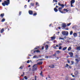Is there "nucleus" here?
<instances>
[{
  "label": "nucleus",
  "instance_id": "1",
  "mask_svg": "<svg viewBox=\"0 0 80 80\" xmlns=\"http://www.w3.org/2000/svg\"><path fill=\"white\" fill-rule=\"evenodd\" d=\"M58 4L59 6H61V7L59 8L58 9V10L61 13H63V12L62 11V8L64 7V5L63 4H61L60 2H58Z\"/></svg>",
  "mask_w": 80,
  "mask_h": 80
},
{
  "label": "nucleus",
  "instance_id": "2",
  "mask_svg": "<svg viewBox=\"0 0 80 80\" xmlns=\"http://www.w3.org/2000/svg\"><path fill=\"white\" fill-rule=\"evenodd\" d=\"M9 4H10V0H6V1H4V2L2 3V5L4 7L5 6V5L7 6H8Z\"/></svg>",
  "mask_w": 80,
  "mask_h": 80
},
{
  "label": "nucleus",
  "instance_id": "3",
  "mask_svg": "<svg viewBox=\"0 0 80 80\" xmlns=\"http://www.w3.org/2000/svg\"><path fill=\"white\" fill-rule=\"evenodd\" d=\"M62 34L63 36H68V32L67 31H63L62 32Z\"/></svg>",
  "mask_w": 80,
  "mask_h": 80
},
{
  "label": "nucleus",
  "instance_id": "4",
  "mask_svg": "<svg viewBox=\"0 0 80 80\" xmlns=\"http://www.w3.org/2000/svg\"><path fill=\"white\" fill-rule=\"evenodd\" d=\"M33 70H37V66L36 65H34L33 66Z\"/></svg>",
  "mask_w": 80,
  "mask_h": 80
},
{
  "label": "nucleus",
  "instance_id": "5",
  "mask_svg": "<svg viewBox=\"0 0 80 80\" xmlns=\"http://www.w3.org/2000/svg\"><path fill=\"white\" fill-rule=\"evenodd\" d=\"M28 13L29 15H33V11L32 10H29L28 11Z\"/></svg>",
  "mask_w": 80,
  "mask_h": 80
},
{
  "label": "nucleus",
  "instance_id": "6",
  "mask_svg": "<svg viewBox=\"0 0 80 80\" xmlns=\"http://www.w3.org/2000/svg\"><path fill=\"white\" fill-rule=\"evenodd\" d=\"M78 73H79L78 71H75V72L74 73V75L76 76H77V75H78Z\"/></svg>",
  "mask_w": 80,
  "mask_h": 80
},
{
  "label": "nucleus",
  "instance_id": "7",
  "mask_svg": "<svg viewBox=\"0 0 80 80\" xmlns=\"http://www.w3.org/2000/svg\"><path fill=\"white\" fill-rule=\"evenodd\" d=\"M36 52H37V53H39L40 52V51L39 50H35L33 52V53H36Z\"/></svg>",
  "mask_w": 80,
  "mask_h": 80
},
{
  "label": "nucleus",
  "instance_id": "8",
  "mask_svg": "<svg viewBox=\"0 0 80 80\" xmlns=\"http://www.w3.org/2000/svg\"><path fill=\"white\" fill-rule=\"evenodd\" d=\"M69 54L70 56V57H73V53L72 52H69Z\"/></svg>",
  "mask_w": 80,
  "mask_h": 80
},
{
  "label": "nucleus",
  "instance_id": "9",
  "mask_svg": "<svg viewBox=\"0 0 80 80\" xmlns=\"http://www.w3.org/2000/svg\"><path fill=\"white\" fill-rule=\"evenodd\" d=\"M49 67L51 68H54V67H55V66L53 65H51L49 66Z\"/></svg>",
  "mask_w": 80,
  "mask_h": 80
},
{
  "label": "nucleus",
  "instance_id": "10",
  "mask_svg": "<svg viewBox=\"0 0 80 80\" xmlns=\"http://www.w3.org/2000/svg\"><path fill=\"white\" fill-rule=\"evenodd\" d=\"M45 48L46 50H48V45H46L45 46Z\"/></svg>",
  "mask_w": 80,
  "mask_h": 80
},
{
  "label": "nucleus",
  "instance_id": "11",
  "mask_svg": "<svg viewBox=\"0 0 80 80\" xmlns=\"http://www.w3.org/2000/svg\"><path fill=\"white\" fill-rule=\"evenodd\" d=\"M67 27V26H66V24H64L62 25V27L63 28H65Z\"/></svg>",
  "mask_w": 80,
  "mask_h": 80
},
{
  "label": "nucleus",
  "instance_id": "12",
  "mask_svg": "<svg viewBox=\"0 0 80 80\" xmlns=\"http://www.w3.org/2000/svg\"><path fill=\"white\" fill-rule=\"evenodd\" d=\"M54 10L55 12H58V9H57V8H54Z\"/></svg>",
  "mask_w": 80,
  "mask_h": 80
},
{
  "label": "nucleus",
  "instance_id": "13",
  "mask_svg": "<svg viewBox=\"0 0 80 80\" xmlns=\"http://www.w3.org/2000/svg\"><path fill=\"white\" fill-rule=\"evenodd\" d=\"M3 32H4V29L2 28L0 32L1 33H2Z\"/></svg>",
  "mask_w": 80,
  "mask_h": 80
},
{
  "label": "nucleus",
  "instance_id": "14",
  "mask_svg": "<svg viewBox=\"0 0 80 80\" xmlns=\"http://www.w3.org/2000/svg\"><path fill=\"white\" fill-rule=\"evenodd\" d=\"M4 16V13L1 14L0 15V17L1 18H3Z\"/></svg>",
  "mask_w": 80,
  "mask_h": 80
},
{
  "label": "nucleus",
  "instance_id": "15",
  "mask_svg": "<svg viewBox=\"0 0 80 80\" xmlns=\"http://www.w3.org/2000/svg\"><path fill=\"white\" fill-rule=\"evenodd\" d=\"M43 63V62H40L37 63V65H42Z\"/></svg>",
  "mask_w": 80,
  "mask_h": 80
},
{
  "label": "nucleus",
  "instance_id": "16",
  "mask_svg": "<svg viewBox=\"0 0 80 80\" xmlns=\"http://www.w3.org/2000/svg\"><path fill=\"white\" fill-rule=\"evenodd\" d=\"M75 0H72L71 1V3H75Z\"/></svg>",
  "mask_w": 80,
  "mask_h": 80
},
{
  "label": "nucleus",
  "instance_id": "17",
  "mask_svg": "<svg viewBox=\"0 0 80 80\" xmlns=\"http://www.w3.org/2000/svg\"><path fill=\"white\" fill-rule=\"evenodd\" d=\"M51 40H55V37H51Z\"/></svg>",
  "mask_w": 80,
  "mask_h": 80
},
{
  "label": "nucleus",
  "instance_id": "18",
  "mask_svg": "<svg viewBox=\"0 0 80 80\" xmlns=\"http://www.w3.org/2000/svg\"><path fill=\"white\" fill-rule=\"evenodd\" d=\"M42 73H43V72H42V71H41V72L40 73V75H41V77H43V75Z\"/></svg>",
  "mask_w": 80,
  "mask_h": 80
},
{
  "label": "nucleus",
  "instance_id": "19",
  "mask_svg": "<svg viewBox=\"0 0 80 80\" xmlns=\"http://www.w3.org/2000/svg\"><path fill=\"white\" fill-rule=\"evenodd\" d=\"M24 67V66H21L19 68V69H21V70H22V69H23V67Z\"/></svg>",
  "mask_w": 80,
  "mask_h": 80
},
{
  "label": "nucleus",
  "instance_id": "20",
  "mask_svg": "<svg viewBox=\"0 0 80 80\" xmlns=\"http://www.w3.org/2000/svg\"><path fill=\"white\" fill-rule=\"evenodd\" d=\"M73 35L74 37H77V34L76 33H74L73 34Z\"/></svg>",
  "mask_w": 80,
  "mask_h": 80
},
{
  "label": "nucleus",
  "instance_id": "21",
  "mask_svg": "<svg viewBox=\"0 0 80 80\" xmlns=\"http://www.w3.org/2000/svg\"><path fill=\"white\" fill-rule=\"evenodd\" d=\"M72 50V48H71L70 47H69L68 49V51H70V50Z\"/></svg>",
  "mask_w": 80,
  "mask_h": 80
},
{
  "label": "nucleus",
  "instance_id": "22",
  "mask_svg": "<svg viewBox=\"0 0 80 80\" xmlns=\"http://www.w3.org/2000/svg\"><path fill=\"white\" fill-rule=\"evenodd\" d=\"M67 48V47H64L63 48L62 50L63 51H64V50H66Z\"/></svg>",
  "mask_w": 80,
  "mask_h": 80
},
{
  "label": "nucleus",
  "instance_id": "23",
  "mask_svg": "<svg viewBox=\"0 0 80 80\" xmlns=\"http://www.w3.org/2000/svg\"><path fill=\"white\" fill-rule=\"evenodd\" d=\"M77 50L78 51V50H80V47H78L77 48Z\"/></svg>",
  "mask_w": 80,
  "mask_h": 80
},
{
  "label": "nucleus",
  "instance_id": "24",
  "mask_svg": "<svg viewBox=\"0 0 80 80\" xmlns=\"http://www.w3.org/2000/svg\"><path fill=\"white\" fill-rule=\"evenodd\" d=\"M63 11H66V12H68L69 11V10H68L67 9H65V8L63 9Z\"/></svg>",
  "mask_w": 80,
  "mask_h": 80
},
{
  "label": "nucleus",
  "instance_id": "25",
  "mask_svg": "<svg viewBox=\"0 0 80 80\" xmlns=\"http://www.w3.org/2000/svg\"><path fill=\"white\" fill-rule=\"evenodd\" d=\"M75 60H76V61H77V63H78V62H79V60H78V59H75Z\"/></svg>",
  "mask_w": 80,
  "mask_h": 80
},
{
  "label": "nucleus",
  "instance_id": "26",
  "mask_svg": "<svg viewBox=\"0 0 80 80\" xmlns=\"http://www.w3.org/2000/svg\"><path fill=\"white\" fill-rule=\"evenodd\" d=\"M33 16H36V15H37V13H34L33 14H32Z\"/></svg>",
  "mask_w": 80,
  "mask_h": 80
},
{
  "label": "nucleus",
  "instance_id": "27",
  "mask_svg": "<svg viewBox=\"0 0 80 80\" xmlns=\"http://www.w3.org/2000/svg\"><path fill=\"white\" fill-rule=\"evenodd\" d=\"M5 21V18H3L2 20V22H4Z\"/></svg>",
  "mask_w": 80,
  "mask_h": 80
},
{
  "label": "nucleus",
  "instance_id": "28",
  "mask_svg": "<svg viewBox=\"0 0 80 80\" xmlns=\"http://www.w3.org/2000/svg\"><path fill=\"white\" fill-rule=\"evenodd\" d=\"M72 34H73V31H71L70 32V35H72Z\"/></svg>",
  "mask_w": 80,
  "mask_h": 80
},
{
  "label": "nucleus",
  "instance_id": "29",
  "mask_svg": "<svg viewBox=\"0 0 80 80\" xmlns=\"http://www.w3.org/2000/svg\"><path fill=\"white\" fill-rule=\"evenodd\" d=\"M30 5L32 6H34V3H31Z\"/></svg>",
  "mask_w": 80,
  "mask_h": 80
},
{
  "label": "nucleus",
  "instance_id": "30",
  "mask_svg": "<svg viewBox=\"0 0 80 80\" xmlns=\"http://www.w3.org/2000/svg\"><path fill=\"white\" fill-rule=\"evenodd\" d=\"M59 40H64V38H59Z\"/></svg>",
  "mask_w": 80,
  "mask_h": 80
},
{
  "label": "nucleus",
  "instance_id": "31",
  "mask_svg": "<svg viewBox=\"0 0 80 80\" xmlns=\"http://www.w3.org/2000/svg\"><path fill=\"white\" fill-rule=\"evenodd\" d=\"M22 14V12L20 11L19 12V15H21V14Z\"/></svg>",
  "mask_w": 80,
  "mask_h": 80
},
{
  "label": "nucleus",
  "instance_id": "32",
  "mask_svg": "<svg viewBox=\"0 0 80 80\" xmlns=\"http://www.w3.org/2000/svg\"><path fill=\"white\" fill-rule=\"evenodd\" d=\"M56 53H58H58H60V51H56Z\"/></svg>",
  "mask_w": 80,
  "mask_h": 80
},
{
  "label": "nucleus",
  "instance_id": "33",
  "mask_svg": "<svg viewBox=\"0 0 80 80\" xmlns=\"http://www.w3.org/2000/svg\"><path fill=\"white\" fill-rule=\"evenodd\" d=\"M37 58V55H35L33 56V58Z\"/></svg>",
  "mask_w": 80,
  "mask_h": 80
},
{
  "label": "nucleus",
  "instance_id": "34",
  "mask_svg": "<svg viewBox=\"0 0 80 80\" xmlns=\"http://www.w3.org/2000/svg\"><path fill=\"white\" fill-rule=\"evenodd\" d=\"M71 24V23H70L68 24H67V26H70V25Z\"/></svg>",
  "mask_w": 80,
  "mask_h": 80
},
{
  "label": "nucleus",
  "instance_id": "35",
  "mask_svg": "<svg viewBox=\"0 0 80 80\" xmlns=\"http://www.w3.org/2000/svg\"><path fill=\"white\" fill-rule=\"evenodd\" d=\"M56 55H57V54L55 53V54H54L52 55V56H53V57H55V56H56Z\"/></svg>",
  "mask_w": 80,
  "mask_h": 80
},
{
  "label": "nucleus",
  "instance_id": "36",
  "mask_svg": "<svg viewBox=\"0 0 80 80\" xmlns=\"http://www.w3.org/2000/svg\"><path fill=\"white\" fill-rule=\"evenodd\" d=\"M24 78L26 79V80H27L28 78H27V77L26 76H25L24 77Z\"/></svg>",
  "mask_w": 80,
  "mask_h": 80
},
{
  "label": "nucleus",
  "instance_id": "37",
  "mask_svg": "<svg viewBox=\"0 0 80 80\" xmlns=\"http://www.w3.org/2000/svg\"><path fill=\"white\" fill-rule=\"evenodd\" d=\"M72 65H73L74 63V62L71 61Z\"/></svg>",
  "mask_w": 80,
  "mask_h": 80
},
{
  "label": "nucleus",
  "instance_id": "38",
  "mask_svg": "<svg viewBox=\"0 0 80 80\" xmlns=\"http://www.w3.org/2000/svg\"><path fill=\"white\" fill-rule=\"evenodd\" d=\"M62 49V47L61 46H60L59 48V50H61Z\"/></svg>",
  "mask_w": 80,
  "mask_h": 80
},
{
  "label": "nucleus",
  "instance_id": "39",
  "mask_svg": "<svg viewBox=\"0 0 80 80\" xmlns=\"http://www.w3.org/2000/svg\"><path fill=\"white\" fill-rule=\"evenodd\" d=\"M27 63H30V60H28L27 62Z\"/></svg>",
  "mask_w": 80,
  "mask_h": 80
},
{
  "label": "nucleus",
  "instance_id": "40",
  "mask_svg": "<svg viewBox=\"0 0 80 80\" xmlns=\"http://www.w3.org/2000/svg\"><path fill=\"white\" fill-rule=\"evenodd\" d=\"M72 3H71V7H73V5Z\"/></svg>",
  "mask_w": 80,
  "mask_h": 80
},
{
  "label": "nucleus",
  "instance_id": "41",
  "mask_svg": "<svg viewBox=\"0 0 80 80\" xmlns=\"http://www.w3.org/2000/svg\"><path fill=\"white\" fill-rule=\"evenodd\" d=\"M62 44L61 43H60L59 44V46H61V45H62Z\"/></svg>",
  "mask_w": 80,
  "mask_h": 80
},
{
  "label": "nucleus",
  "instance_id": "42",
  "mask_svg": "<svg viewBox=\"0 0 80 80\" xmlns=\"http://www.w3.org/2000/svg\"><path fill=\"white\" fill-rule=\"evenodd\" d=\"M45 59H38V60H37V61H38V60H43Z\"/></svg>",
  "mask_w": 80,
  "mask_h": 80
},
{
  "label": "nucleus",
  "instance_id": "43",
  "mask_svg": "<svg viewBox=\"0 0 80 80\" xmlns=\"http://www.w3.org/2000/svg\"><path fill=\"white\" fill-rule=\"evenodd\" d=\"M43 49H44V46H42V49L43 50Z\"/></svg>",
  "mask_w": 80,
  "mask_h": 80
},
{
  "label": "nucleus",
  "instance_id": "44",
  "mask_svg": "<svg viewBox=\"0 0 80 80\" xmlns=\"http://www.w3.org/2000/svg\"><path fill=\"white\" fill-rule=\"evenodd\" d=\"M66 67H68V66H69V65H68V64H66Z\"/></svg>",
  "mask_w": 80,
  "mask_h": 80
},
{
  "label": "nucleus",
  "instance_id": "45",
  "mask_svg": "<svg viewBox=\"0 0 80 80\" xmlns=\"http://www.w3.org/2000/svg\"><path fill=\"white\" fill-rule=\"evenodd\" d=\"M35 80H37V77H36V76H35Z\"/></svg>",
  "mask_w": 80,
  "mask_h": 80
},
{
  "label": "nucleus",
  "instance_id": "46",
  "mask_svg": "<svg viewBox=\"0 0 80 80\" xmlns=\"http://www.w3.org/2000/svg\"><path fill=\"white\" fill-rule=\"evenodd\" d=\"M75 57L76 58H78V55H76Z\"/></svg>",
  "mask_w": 80,
  "mask_h": 80
},
{
  "label": "nucleus",
  "instance_id": "47",
  "mask_svg": "<svg viewBox=\"0 0 80 80\" xmlns=\"http://www.w3.org/2000/svg\"><path fill=\"white\" fill-rule=\"evenodd\" d=\"M38 5V2H36V5Z\"/></svg>",
  "mask_w": 80,
  "mask_h": 80
},
{
  "label": "nucleus",
  "instance_id": "48",
  "mask_svg": "<svg viewBox=\"0 0 80 80\" xmlns=\"http://www.w3.org/2000/svg\"><path fill=\"white\" fill-rule=\"evenodd\" d=\"M24 8H27V5H25L24 6Z\"/></svg>",
  "mask_w": 80,
  "mask_h": 80
},
{
  "label": "nucleus",
  "instance_id": "49",
  "mask_svg": "<svg viewBox=\"0 0 80 80\" xmlns=\"http://www.w3.org/2000/svg\"><path fill=\"white\" fill-rule=\"evenodd\" d=\"M67 61H68V63H70V61L68 60Z\"/></svg>",
  "mask_w": 80,
  "mask_h": 80
},
{
  "label": "nucleus",
  "instance_id": "50",
  "mask_svg": "<svg viewBox=\"0 0 80 80\" xmlns=\"http://www.w3.org/2000/svg\"><path fill=\"white\" fill-rule=\"evenodd\" d=\"M38 49V48H34V50H37Z\"/></svg>",
  "mask_w": 80,
  "mask_h": 80
},
{
  "label": "nucleus",
  "instance_id": "51",
  "mask_svg": "<svg viewBox=\"0 0 80 80\" xmlns=\"http://www.w3.org/2000/svg\"><path fill=\"white\" fill-rule=\"evenodd\" d=\"M48 56H45V58H48Z\"/></svg>",
  "mask_w": 80,
  "mask_h": 80
},
{
  "label": "nucleus",
  "instance_id": "52",
  "mask_svg": "<svg viewBox=\"0 0 80 80\" xmlns=\"http://www.w3.org/2000/svg\"><path fill=\"white\" fill-rule=\"evenodd\" d=\"M58 28H59V29L60 30V29H61V28L60 27H59Z\"/></svg>",
  "mask_w": 80,
  "mask_h": 80
},
{
  "label": "nucleus",
  "instance_id": "53",
  "mask_svg": "<svg viewBox=\"0 0 80 80\" xmlns=\"http://www.w3.org/2000/svg\"><path fill=\"white\" fill-rule=\"evenodd\" d=\"M54 2H56V3H57L58 1H57V0H55Z\"/></svg>",
  "mask_w": 80,
  "mask_h": 80
},
{
  "label": "nucleus",
  "instance_id": "54",
  "mask_svg": "<svg viewBox=\"0 0 80 80\" xmlns=\"http://www.w3.org/2000/svg\"><path fill=\"white\" fill-rule=\"evenodd\" d=\"M56 47V46H54V48H55V49H56V48H57Z\"/></svg>",
  "mask_w": 80,
  "mask_h": 80
},
{
  "label": "nucleus",
  "instance_id": "55",
  "mask_svg": "<svg viewBox=\"0 0 80 80\" xmlns=\"http://www.w3.org/2000/svg\"><path fill=\"white\" fill-rule=\"evenodd\" d=\"M52 26V24H50L49 25V27H51Z\"/></svg>",
  "mask_w": 80,
  "mask_h": 80
},
{
  "label": "nucleus",
  "instance_id": "56",
  "mask_svg": "<svg viewBox=\"0 0 80 80\" xmlns=\"http://www.w3.org/2000/svg\"><path fill=\"white\" fill-rule=\"evenodd\" d=\"M72 77H75V75H72Z\"/></svg>",
  "mask_w": 80,
  "mask_h": 80
},
{
  "label": "nucleus",
  "instance_id": "57",
  "mask_svg": "<svg viewBox=\"0 0 80 80\" xmlns=\"http://www.w3.org/2000/svg\"><path fill=\"white\" fill-rule=\"evenodd\" d=\"M69 57V56H67L66 57L67 58H68Z\"/></svg>",
  "mask_w": 80,
  "mask_h": 80
},
{
  "label": "nucleus",
  "instance_id": "58",
  "mask_svg": "<svg viewBox=\"0 0 80 80\" xmlns=\"http://www.w3.org/2000/svg\"><path fill=\"white\" fill-rule=\"evenodd\" d=\"M69 68H72V67L71 66H69Z\"/></svg>",
  "mask_w": 80,
  "mask_h": 80
},
{
  "label": "nucleus",
  "instance_id": "59",
  "mask_svg": "<svg viewBox=\"0 0 80 80\" xmlns=\"http://www.w3.org/2000/svg\"><path fill=\"white\" fill-rule=\"evenodd\" d=\"M67 42H68V43H69V42H70V41H67Z\"/></svg>",
  "mask_w": 80,
  "mask_h": 80
},
{
  "label": "nucleus",
  "instance_id": "60",
  "mask_svg": "<svg viewBox=\"0 0 80 80\" xmlns=\"http://www.w3.org/2000/svg\"><path fill=\"white\" fill-rule=\"evenodd\" d=\"M56 47H58V45H56Z\"/></svg>",
  "mask_w": 80,
  "mask_h": 80
},
{
  "label": "nucleus",
  "instance_id": "61",
  "mask_svg": "<svg viewBox=\"0 0 80 80\" xmlns=\"http://www.w3.org/2000/svg\"><path fill=\"white\" fill-rule=\"evenodd\" d=\"M29 56H32V55H31V54H29L28 55Z\"/></svg>",
  "mask_w": 80,
  "mask_h": 80
},
{
  "label": "nucleus",
  "instance_id": "62",
  "mask_svg": "<svg viewBox=\"0 0 80 80\" xmlns=\"http://www.w3.org/2000/svg\"><path fill=\"white\" fill-rule=\"evenodd\" d=\"M30 0H28V2H30Z\"/></svg>",
  "mask_w": 80,
  "mask_h": 80
},
{
  "label": "nucleus",
  "instance_id": "63",
  "mask_svg": "<svg viewBox=\"0 0 80 80\" xmlns=\"http://www.w3.org/2000/svg\"><path fill=\"white\" fill-rule=\"evenodd\" d=\"M64 38H67V37L65 36V37H64Z\"/></svg>",
  "mask_w": 80,
  "mask_h": 80
},
{
  "label": "nucleus",
  "instance_id": "64",
  "mask_svg": "<svg viewBox=\"0 0 80 80\" xmlns=\"http://www.w3.org/2000/svg\"><path fill=\"white\" fill-rule=\"evenodd\" d=\"M71 80H75V79H72Z\"/></svg>",
  "mask_w": 80,
  "mask_h": 80
}]
</instances>
